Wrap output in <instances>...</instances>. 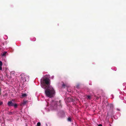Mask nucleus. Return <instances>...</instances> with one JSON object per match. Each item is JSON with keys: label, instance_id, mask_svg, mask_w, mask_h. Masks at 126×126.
Segmentation results:
<instances>
[{"label": "nucleus", "instance_id": "1", "mask_svg": "<svg viewBox=\"0 0 126 126\" xmlns=\"http://www.w3.org/2000/svg\"><path fill=\"white\" fill-rule=\"evenodd\" d=\"M47 75H46L45 78L42 79L41 81V86L42 88L45 89V93L46 96L50 98L53 97L55 94V91L53 88L50 86V80Z\"/></svg>", "mask_w": 126, "mask_h": 126}, {"label": "nucleus", "instance_id": "2", "mask_svg": "<svg viewBox=\"0 0 126 126\" xmlns=\"http://www.w3.org/2000/svg\"><path fill=\"white\" fill-rule=\"evenodd\" d=\"M60 101L57 102L54 101H52L50 106L52 110L56 109L57 106H59L61 105Z\"/></svg>", "mask_w": 126, "mask_h": 126}, {"label": "nucleus", "instance_id": "3", "mask_svg": "<svg viewBox=\"0 0 126 126\" xmlns=\"http://www.w3.org/2000/svg\"><path fill=\"white\" fill-rule=\"evenodd\" d=\"M21 76L23 82L28 81L29 80V78L28 76H27L24 74H22Z\"/></svg>", "mask_w": 126, "mask_h": 126}, {"label": "nucleus", "instance_id": "4", "mask_svg": "<svg viewBox=\"0 0 126 126\" xmlns=\"http://www.w3.org/2000/svg\"><path fill=\"white\" fill-rule=\"evenodd\" d=\"M8 105L9 106H13L14 104L11 101H10L8 102Z\"/></svg>", "mask_w": 126, "mask_h": 126}, {"label": "nucleus", "instance_id": "5", "mask_svg": "<svg viewBox=\"0 0 126 126\" xmlns=\"http://www.w3.org/2000/svg\"><path fill=\"white\" fill-rule=\"evenodd\" d=\"M27 96V94H22L21 98H23L24 97H26Z\"/></svg>", "mask_w": 126, "mask_h": 126}, {"label": "nucleus", "instance_id": "6", "mask_svg": "<svg viewBox=\"0 0 126 126\" xmlns=\"http://www.w3.org/2000/svg\"><path fill=\"white\" fill-rule=\"evenodd\" d=\"M2 64V63L1 61H0V70H2V68L1 67V66Z\"/></svg>", "mask_w": 126, "mask_h": 126}, {"label": "nucleus", "instance_id": "7", "mask_svg": "<svg viewBox=\"0 0 126 126\" xmlns=\"http://www.w3.org/2000/svg\"><path fill=\"white\" fill-rule=\"evenodd\" d=\"M7 52H4L3 54H2V56H5L6 53Z\"/></svg>", "mask_w": 126, "mask_h": 126}, {"label": "nucleus", "instance_id": "8", "mask_svg": "<svg viewBox=\"0 0 126 126\" xmlns=\"http://www.w3.org/2000/svg\"><path fill=\"white\" fill-rule=\"evenodd\" d=\"M41 125L40 122H38L37 124V126H40Z\"/></svg>", "mask_w": 126, "mask_h": 126}, {"label": "nucleus", "instance_id": "9", "mask_svg": "<svg viewBox=\"0 0 126 126\" xmlns=\"http://www.w3.org/2000/svg\"><path fill=\"white\" fill-rule=\"evenodd\" d=\"M68 120L69 121H71V119L69 117L68 118Z\"/></svg>", "mask_w": 126, "mask_h": 126}, {"label": "nucleus", "instance_id": "10", "mask_svg": "<svg viewBox=\"0 0 126 126\" xmlns=\"http://www.w3.org/2000/svg\"><path fill=\"white\" fill-rule=\"evenodd\" d=\"M13 106H14V107H15V108H16V107H17V104H14V105H13Z\"/></svg>", "mask_w": 126, "mask_h": 126}, {"label": "nucleus", "instance_id": "11", "mask_svg": "<svg viewBox=\"0 0 126 126\" xmlns=\"http://www.w3.org/2000/svg\"><path fill=\"white\" fill-rule=\"evenodd\" d=\"M88 98L89 99H90L91 98V96L90 95L87 96Z\"/></svg>", "mask_w": 126, "mask_h": 126}, {"label": "nucleus", "instance_id": "12", "mask_svg": "<svg viewBox=\"0 0 126 126\" xmlns=\"http://www.w3.org/2000/svg\"><path fill=\"white\" fill-rule=\"evenodd\" d=\"M26 102H27L26 101H24L23 104H26Z\"/></svg>", "mask_w": 126, "mask_h": 126}, {"label": "nucleus", "instance_id": "13", "mask_svg": "<svg viewBox=\"0 0 126 126\" xmlns=\"http://www.w3.org/2000/svg\"><path fill=\"white\" fill-rule=\"evenodd\" d=\"M3 103L2 101H0V105H1Z\"/></svg>", "mask_w": 126, "mask_h": 126}, {"label": "nucleus", "instance_id": "14", "mask_svg": "<svg viewBox=\"0 0 126 126\" xmlns=\"http://www.w3.org/2000/svg\"><path fill=\"white\" fill-rule=\"evenodd\" d=\"M66 85L64 84H63L62 85V86L63 87H64V86H65Z\"/></svg>", "mask_w": 126, "mask_h": 126}, {"label": "nucleus", "instance_id": "15", "mask_svg": "<svg viewBox=\"0 0 126 126\" xmlns=\"http://www.w3.org/2000/svg\"><path fill=\"white\" fill-rule=\"evenodd\" d=\"M98 126H102V125L101 124H100V125H98Z\"/></svg>", "mask_w": 126, "mask_h": 126}, {"label": "nucleus", "instance_id": "16", "mask_svg": "<svg viewBox=\"0 0 126 126\" xmlns=\"http://www.w3.org/2000/svg\"><path fill=\"white\" fill-rule=\"evenodd\" d=\"M52 78H53L54 77V76H52Z\"/></svg>", "mask_w": 126, "mask_h": 126}]
</instances>
